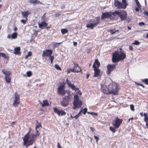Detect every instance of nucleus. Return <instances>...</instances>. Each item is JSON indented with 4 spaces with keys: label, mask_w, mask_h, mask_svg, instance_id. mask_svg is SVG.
Returning <instances> with one entry per match:
<instances>
[{
    "label": "nucleus",
    "mask_w": 148,
    "mask_h": 148,
    "mask_svg": "<svg viewBox=\"0 0 148 148\" xmlns=\"http://www.w3.org/2000/svg\"><path fill=\"white\" fill-rule=\"evenodd\" d=\"M57 147H58V148L61 147L60 145V143L58 142V143H57Z\"/></svg>",
    "instance_id": "57"
},
{
    "label": "nucleus",
    "mask_w": 148,
    "mask_h": 148,
    "mask_svg": "<svg viewBox=\"0 0 148 148\" xmlns=\"http://www.w3.org/2000/svg\"><path fill=\"white\" fill-rule=\"evenodd\" d=\"M92 67L94 68L95 71L93 77H97L99 76L101 72L100 70L95 66V64H93Z\"/></svg>",
    "instance_id": "9"
},
{
    "label": "nucleus",
    "mask_w": 148,
    "mask_h": 148,
    "mask_svg": "<svg viewBox=\"0 0 148 148\" xmlns=\"http://www.w3.org/2000/svg\"><path fill=\"white\" fill-rule=\"evenodd\" d=\"M49 58L51 61V63L52 64L53 60L54 59V57L53 56H51V55L49 56Z\"/></svg>",
    "instance_id": "44"
},
{
    "label": "nucleus",
    "mask_w": 148,
    "mask_h": 148,
    "mask_svg": "<svg viewBox=\"0 0 148 148\" xmlns=\"http://www.w3.org/2000/svg\"><path fill=\"white\" fill-rule=\"evenodd\" d=\"M140 44V42L137 40H135L134 42L132 43L133 45H139Z\"/></svg>",
    "instance_id": "36"
},
{
    "label": "nucleus",
    "mask_w": 148,
    "mask_h": 148,
    "mask_svg": "<svg viewBox=\"0 0 148 148\" xmlns=\"http://www.w3.org/2000/svg\"><path fill=\"white\" fill-rule=\"evenodd\" d=\"M94 64H95H95H96L97 66L99 67L100 66V62H99L98 59H96L95 60V62Z\"/></svg>",
    "instance_id": "30"
},
{
    "label": "nucleus",
    "mask_w": 148,
    "mask_h": 148,
    "mask_svg": "<svg viewBox=\"0 0 148 148\" xmlns=\"http://www.w3.org/2000/svg\"><path fill=\"white\" fill-rule=\"evenodd\" d=\"M135 10L136 12H138L139 11V8H135Z\"/></svg>",
    "instance_id": "63"
},
{
    "label": "nucleus",
    "mask_w": 148,
    "mask_h": 148,
    "mask_svg": "<svg viewBox=\"0 0 148 148\" xmlns=\"http://www.w3.org/2000/svg\"><path fill=\"white\" fill-rule=\"evenodd\" d=\"M31 130L30 129L29 130L28 132V133H27L24 136V137H22V138L26 139H30L31 138L30 135H29L30 133V132Z\"/></svg>",
    "instance_id": "20"
},
{
    "label": "nucleus",
    "mask_w": 148,
    "mask_h": 148,
    "mask_svg": "<svg viewBox=\"0 0 148 148\" xmlns=\"http://www.w3.org/2000/svg\"><path fill=\"white\" fill-rule=\"evenodd\" d=\"M87 109L86 108H85L84 109H82L81 110H80V111L79 112V113L77 114H78L79 116H80L82 114L81 113L83 112L84 114H85L86 112H87Z\"/></svg>",
    "instance_id": "22"
},
{
    "label": "nucleus",
    "mask_w": 148,
    "mask_h": 148,
    "mask_svg": "<svg viewBox=\"0 0 148 148\" xmlns=\"http://www.w3.org/2000/svg\"><path fill=\"white\" fill-rule=\"evenodd\" d=\"M129 49L131 50H133V47H132L131 46H129Z\"/></svg>",
    "instance_id": "60"
},
{
    "label": "nucleus",
    "mask_w": 148,
    "mask_h": 148,
    "mask_svg": "<svg viewBox=\"0 0 148 148\" xmlns=\"http://www.w3.org/2000/svg\"><path fill=\"white\" fill-rule=\"evenodd\" d=\"M108 31L109 32H110L111 34H113L114 33L116 32V31H115V29H110L108 30Z\"/></svg>",
    "instance_id": "38"
},
{
    "label": "nucleus",
    "mask_w": 148,
    "mask_h": 148,
    "mask_svg": "<svg viewBox=\"0 0 148 148\" xmlns=\"http://www.w3.org/2000/svg\"><path fill=\"white\" fill-rule=\"evenodd\" d=\"M1 56L5 59L7 58V56H6V55L3 53H0V57H1Z\"/></svg>",
    "instance_id": "34"
},
{
    "label": "nucleus",
    "mask_w": 148,
    "mask_h": 148,
    "mask_svg": "<svg viewBox=\"0 0 148 148\" xmlns=\"http://www.w3.org/2000/svg\"><path fill=\"white\" fill-rule=\"evenodd\" d=\"M74 100L73 104L74 107L73 108V109H75L77 108H78L81 106L82 104V102L79 100L78 96L75 95L74 96Z\"/></svg>",
    "instance_id": "5"
},
{
    "label": "nucleus",
    "mask_w": 148,
    "mask_h": 148,
    "mask_svg": "<svg viewBox=\"0 0 148 148\" xmlns=\"http://www.w3.org/2000/svg\"><path fill=\"white\" fill-rule=\"evenodd\" d=\"M147 115H147V114L146 113H144V115H143L145 117H147Z\"/></svg>",
    "instance_id": "64"
},
{
    "label": "nucleus",
    "mask_w": 148,
    "mask_h": 148,
    "mask_svg": "<svg viewBox=\"0 0 148 148\" xmlns=\"http://www.w3.org/2000/svg\"><path fill=\"white\" fill-rule=\"evenodd\" d=\"M125 58V54L124 53L117 51H115L113 54L112 61L113 62H115L123 60Z\"/></svg>",
    "instance_id": "1"
},
{
    "label": "nucleus",
    "mask_w": 148,
    "mask_h": 148,
    "mask_svg": "<svg viewBox=\"0 0 148 148\" xmlns=\"http://www.w3.org/2000/svg\"><path fill=\"white\" fill-rule=\"evenodd\" d=\"M90 128L92 132H93L95 131V129L94 128L90 127Z\"/></svg>",
    "instance_id": "53"
},
{
    "label": "nucleus",
    "mask_w": 148,
    "mask_h": 148,
    "mask_svg": "<svg viewBox=\"0 0 148 148\" xmlns=\"http://www.w3.org/2000/svg\"><path fill=\"white\" fill-rule=\"evenodd\" d=\"M111 16V14L110 13L106 12L103 13L101 18L102 19L109 18Z\"/></svg>",
    "instance_id": "14"
},
{
    "label": "nucleus",
    "mask_w": 148,
    "mask_h": 148,
    "mask_svg": "<svg viewBox=\"0 0 148 148\" xmlns=\"http://www.w3.org/2000/svg\"><path fill=\"white\" fill-rule=\"evenodd\" d=\"M60 110H59L57 108H53L54 112L57 114L59 116H60L61 114V112Z\"/></svg>",
    "instance_id": "26"
},
{
    "label": "nucleus",
    "mask_w": 148,
    "mask_h": 148,
    "mask_svg": "<svg viewBox=\"0 0 148 148\" xmlns=\"http://www.w3.org/2000/svg\"><path fill=\"white\" fill-rule=\"evenodd\" d=\"M122 3L123 4L118 0H115L114 5L118 8L125 9L126 8L127 5V3L126 2L125 0H122Z\"/></svg>",
    "instance_id": "4"
},
{
    "label": "nucleus",
    "mask_w": 148,
    "mask_h": 148,
    "mask_svg": "<svg viewBox=\"0 0 148 148\" xmlns=\"http://www.w3.org/2000/svg\"><path fill=\"white\" fill-rule=\"evenodd\" d=\"M71 69H69L67 70V73H70V71H71Z\"/></svg>",
    "instance_id": "62"
},
{
    "label": "nucleus",
    "mask_w": 148,
    "mask_h": 148,
    "mask_svg": "<svg viewBox=\"0 0 148 148\" xmlns=\"http://www.w3.org/2000/svg\"><path fill=\"white\" fill-rule=\"evenodd\" d=\"M130 108L131 110L132 111H134V106L132 104L130 105Z\"/></svg>",
    "instance_id": "48"
},
{
    "label": "nucleus",
    "mask_w": 148,
    "mask_h": 148,
    "mask_svg": "<svg viewBox=\"0 0 148 148\" xmlns=\"http://www.w3.org/2000/svg\"><path fill=\"white\" fill-rule=\"evenodd\" d=\"M69 86L73 90L76 91L78 90V88H76L75 87L73 84H72L71 83H68Z\"/></svg>",
    "instance_id": "24"
},
{
    "label": "nucleus",
    "mask_w": 148,
    "mask_h": 148,
    "mask_svg": "<svg viewBox=\"0 0 148 148\" xmlns=\"http://www.w3.org/2000/svg\"><path fill=\"white\" fill-rule=\"evenodd\" d=\"M58 92H65L64 86L63 84L61 85L58 88Z\"/></svg>",
    "instance_id": "16"
},
{
    "label": "nucleus",
    "mask_w": 148,
    "mask_h": 148,
    "mask_svg": "<svg viewBox=\"0 0 148 148\" xmlns=\"http://www.w3.org/2000/svg\"><path fill=\"white\" fill-rule=\"evenodd\" d=\"M100 18L97 17L94 20H91L88 22V23L86 25L87 27H89L92 29L100 23Z\"/></svg>",
    "instance_id": "2"
},
{
    "label": "nucleus",
    "mask_w": 148,
    "mask_h": 148,
    "mask_svg": "<svg viewBox=\"0 0 148 148\" xmlns=\"http://www.w3.org/2000/svg\"><path fill=\"white\" fill-rule=\"evenodd\" d=\"M23 16L24 17H25L26 18H27V17L28 15V11L22 12H21Z\"/></svg>",
    "instance_id": "25"
},
{
    "label": "nucleus",
    "mask_w": 148,
    "mask_h": 148,
    "mask_svg": "<svg viewBox=\"0 0 148 148\" xmlns=\"http://www.w3.org/2000/svg\"><path fill=\"white\" fill-rule=\"evenodd\" d=\"M144 14L148 16V12H147L146 11H145Z\"/></svg>",
    "instance_id": "61"
},
{
    "label": "nucleus",
    "mask_w": 148,
    "mask_h": 148,
    "mask_svg": "<svg viewBox=\"0 0 148 148\" xmlns=\"http://www.w3.org/2000/svg\"><path fill=\"white\" fill-rule=\"evenodd\" d=\"M36 123H37V124H36L35 129L36 128L38 129L40 127H41V124L40 123H39L38 121H36Z\"/></svg>",
    "instance_id": "31"
},
{
    "label": "nucleus",
    "mask_w": 148,
    "mask_h": 148,
    "mask_svg": "<svg viewBox=\"0 0 148 148\" xmlns=\"http://www.w3.org/2000/svg\"><path fill=\"white\" fill-rule=\"evenodd\" d=\"M43 103L40 102V104H41L42 107H44L46 106H48L49 105V103L48 101L47 100H44L43 101Z\"/></svg>",
    "instance_id": "21"
},
{
    "label": "nucleus",
    "mask_w": 148,
    "mask_h": 148,
    "mask_svg": "<svg viewBox=\"0 0 148 148\" xmlns=\"http://www.w3.org/2000/svg\"><path fill=\"white\" fill-rule=\"evenodd\" d=\"M20 48L19 47L15 48L14 49V53L15 54L20 55L21 54V52L20 51Z\"/></svg>",
    "instance_id": "19"
},
{
    "label": "nucleus",
    "mask_w": 148,
    "mask_h": 148,
    "mask_svg": "<svg viewBox=\"0 0 148 148\" xmlns=\"http://www.w3.org/2000/svg\"><path fill=\"white\" fill-rule=\"evenodd\" d=\"M61 112V114L60 115L61 116H62L63 115H64L66 114V113L64 111L62 110H60Z\"/></svg>",
    "instance_id": "47"
},
{
    "label": "nucleus",
    "mask_w": 148,
    "mask_h": 148,
    "mask_svg": "<svg viewBox=\"0 0 148 148\" xmlns=\"http://www.w3.org/2000/svg\"><path fill=\"white\" fill-rule=\"evenodd\" d=\"M5 79L7 83H10L11 81V78L10 76H5Z\"/></svg>",
    "instance_id": "27"
},
{
    "label": "nucleus",
    "mask_w": 148,
    "mask_h": 148,
    "mask_svg": "<svg viewBox=\"0 0 148 148\" xmlns=\"http://www.w3.org/2000/svg\"><path fill=\"white\" fill-rule=\"evenodd\" d=\"M61 32L63 34H64L67 32L68 31L67 29H62Z\"/></svg>",
    "instance_id": "33"
},
{
    "label": "nucleus",
    "mask_w": 148,
    "mask_h": 148,
    "mask_svg": "<svg viewBox=\"0 0 148 148\" xmlns=\"http://www.w3.org/2000/svg\"><path fill=\"white\" fill-rule=\"evenodd\" d=\"M73 44L74 46H76L77 44V43L75 42H73Z\"/></svg>",
    "instance_id": "59"
},
{
    "label": "nucleus",
    "mask_w": 148,
    "mask_h": 148,
    "mask_svg": "<svg viewBox=\"0 0 148 148\" xmlns=\"http://www.w3.org/2000/svg\"><path fill=\"white\" fill-rule=\"evenodd\" d=\"M73 95V93L71 94H70V93H68V95L64 97L63 98V100L61 101V105L64 107H66L69 104V101L70 99L72 98Z\"/></svg>",
    "instance_id": "3"
},
{
    "label": "nucleus",
    "mask_w": 148,
    "mask_h": 148,
    "mask_svg": "<svg viewBox=\"0 0 148 148\" xmlns=\"http://www.w3.org/2000/svg\"><path fill=\"white\" fill-rule=\"evenodd\" d=\"M112 92H116L118 91L119 88L118 86L116 84H114L112 85ZM109 92H111L110 91Z\"/></svg>",
    "instance_id": "15"
},
{
    "label": "nucleus",
    "mask_w": 148,
    "mask_h": 148,
    "mask_svg": "<svg viewBox=\"0 0 148 148\" xmlns=\"http://www.w3.org/2000/svg\"><path fill=\"white\" fill-rule=\"evenodd\" d=\"M26 74L27 76L30 77L32 75V73L31 71H28L27 72Z\"/></svg>",
    "instance_id": "40"
},
{
    "label": "nucleus",
    "mask_w": 148,
    "mask_h": 148,
    "mask_svg": "<svg viewBox=\"0 0 148 148\" xmlns=\"http://www.w3.org/2000/svg\"><path fill=\"white\" fill-rule=\"evenodd\" d=\"M139 25H145V23L143 22H141L139 23Z\"/></svg>",
    "instance_id": "56"
},
{
    "label": "nucleus",
    "mask_w": 148,
    "mask_h": 148,
    "mask_svg": "<svg viewBox=\"0 0 148 148\" xmlns=\"http://www.w3.org/2000/svg\"><path fill=\"white\" fill-rule=\"evenodd\" d=\"M23 141V144L26 145L27 148L29 146L32 145L34 143L33 141L30 139L22 138Z\"/></svg>",
    "instance_id": "8"
},
{
    "label": "nucleus",
    "mask_w": 148,
    "mask_h": 148,
    "mask_svg": "<svg viewBox=\"0 0 148 148\" xmlns=\"http://www.w3.org/2000/svg\"><path fill=\"white\" fill-rule=\"evenodd\" d=\"M62 42L58 43V42H55L54 43V46L56 45V44H61Z\"/></svg>",
    "instance_id": "58"
},
{
    "label": "nucleus",
    "mask_w": 148,
    "mask_h": 148,
    "mask_svg": "<svg viewBox=\"0 0 148 148\" xmlns=\"http://www.w3.org/2000/svg\"><path fill=\"white\" fill-rule=\"evenodd\" d=\"M2 71L5 75V76H10L11 73L10 71H8L5 69H2Z\"/></svg>",
    "instance_id": "17"
},
{
    "label": "nucleus",
    "mask_w": 148,
    "mask_h": 148,
    "mask_svg": "<svg viewBox=\"0 0 148 148\" xmlns=\"http://www.w3.org/2000/svg\"><path fill=\"white\" fill-rule=\"evenodd\" d=\"M122 121V119H120L117 117L112 121V124L116 128H117L119 127Z\"/></svg>",
    "instance_id": "7"
},
{
    "label": "nucleus",
    "mask_w": 148,
    "mask_h": 148,
    "mask_svg": "<svg viewBox=\"0 0 148 148\" xmlns=\"http://www.w3.org/2000/svg\"><path fill=\"white\" fill-rule=\"evenodd\" d=\"M55 68L57 69L58 70H61V68L58 64H56L55 66Z\"/></svg>",
    "instance_id": "39"
},
{
    "label": "nucleus",
    "mask_w": 148,
    "mask_h": 148,
    "mask_svg": "<svg viewBox=\"0 0 148 148\" xmlns=\"http://www.w3.org/2000/svg\"><path fill=\"white\" fill-rule=\"evenodd\" d=\"M39 27L42 28V27H45L47 25V23L45 22H42L40 23H38Z\"/></svg>",
    "instance_id": "23"
},
{
    "label": "nucleus",
    "mask_w": 148,
    "mask_h": 148,
    "mask_svg": "<svg viewBox=\"0 0 148 148\" xmlns=\"http://www.w3.org/2000/svg\"><path fill=\"white\" fill-rule=\"evenodd\" d=\"M52 52V50L46 49L45 51H43L42 56L43 57L49 56L51 55Z\"/></svg>",
    "instance_id": "12"
},
{
    "label": "nucleus",
    "mask_w": 148,
    "mask_h": 148,
    "mask_svg": "<svg viewBox=\"0 0 148 148\" xmlns=\"http://www.w3.org/2000/svg\"><path fill=\"white\" fill-rule=\"evenodd\" d=\"M144 121L146 122V125L147 123L148 122V115L147 116V117H145Z\"/></svg>",
    "instance_id": "45"
},
{
    "label": "nucleus",
    "mask_w": 148,
    "mask_h": 148,
    "mask_svg": "<svg viewBox=\"0 0 148 148\" xmlns=\"http://www.w3.org/2000/svg\"><path fill=\"white\" fill-rule=\"evenodd\" d=\"M79 115L77 114L75 116H74V118L76 119H77L79 117Z\"/></svg>",
    "instance_id": "52"
},
{
    "label": "nucleus",
    "mask_w": 148,
    "mask_h": 148,
    "mask_svg": "<svg viewBox=\"0 0 148 148\" xmlns=\"http://www.w3.org/2000/svg\"><path fill=\"white\" fill-rule=\"evenodd\" d=\"M142 81L145 82L146 84H148V79H143Z\"/></svg>",
    "instance_id": "43"
},
{
    "label": "nucleus",
    "mask_w": 148,
    "mask_h": 148,
    "mask_svg": "<svg viewBox=\"0 0 148 148\" xmlns=\"http://www.w3.org/2000/svg\"><path fill=\"white\" fill-rule=\"evenodd\" d=\"M135 1L138 7L139 8H140L141 6V5L139 3L138 1V0H135Z\"/></svg>",
    "instance_id": "41"
},
{
    "label": "nucleus",
    "mask_w": 148,
    "mask_h": 148,
    "mask_svg": "<svg viewBox=\"0 0 148 148\" xmlns=\"http://www.w3.org/2000/svg\"><path fill=\"white\" fill-rule=\"evenodd\" d=\"M13 99V106L14 107H17L20 103L19 95L18 93H15Z\"/></svg>",
    "instance_id": "6"
},
{
    "label": "nucleus",
    "mask_w": 148,
    "mask_h": 148,
    "mask_svg": "<svg viewBox=\"0 0 148 148\" xmlns=\"http://www.w3.org/2000/svg\"><path fill=\"white\" fill-rule=\"evenodd\" d=\"M105 85H103L102 84L101 85V89H102V90H103L102 91V92L103 93H104V92H106V90H105L104 89V88H105Z\"/></svg>",
    "instance_id": "46"
},
{
    "label": "nucleus",
    "mask_w": 148,
    "mask_h": 148,
    "mask_svg": "<svg viewBox=\"0 0 148 148\" xmlns=\"http://www.w3.org/2000/svg\"><path fill=\"white\" fill-rule=\"evenodd\" d=\"M74 64L75 66L73 69H71V71L74 73H79L81 72V68L78 66V65L75 64Z\"/></svg>",
    "instance_id": "10"
},
{
    "label": "nucleus",
    "mask_w": 148,
    "mask_h": 148,
    "mask_svg": "<svg viewBox=\"0 0 148 148\" xmlns=\"http://www.w3.org/2000/svg\"><path fill=\"white\" fill-rule=\"evenodd\" d=\"M111 16L113 15L114 16H116L119 15L120 13L117 11H115V12L111 13Z\"/></svg>",
    "instance_id": "28"
},
{
    "label": "nucleus",
    "mask_w": 148,
    "mask_h": 148,
    "mask_svg": "<svg viewBox=\"0 0 148 148\" xmlns=\"http://www.w3.org/2000/svg\"><path fill=\"white\" fill-rule=\"evenodd\" d=\"M36 131V134L38 135H40V133L39 132V129H35Z\"/></svg>",
    "instance_id": "50"
},
{
    "label": "nucleus",
    "mask_w": 148,
    "mask_h": 148,
    "mask_svg": "<svg viewBox=\"0 0 148 148\" xmlns=\"http://www.w3.org/2000/svg\"><path fill=\"white\" fill-rule=\"evenodd\" d=\"M32 55V53H31V52H30V51H29L28 52V54L27 55L25 56V59H27L28 58L29 56H31Z\"/></svg>",
    "instance_id": "37"
},
{
    "label": "nucleus",
    "mask_w": 148,
    "mask_h": 148,
    "mask_svg": "<svg viewBox=\"0 0 148 148\" xmlns=\"http://www.w3.org/2000/svg\"><path fill=\"white\" fill-rule=\"evenodd\" d=\"M15 122H14H14H12L11 123V126L12 127H13L14 125L15 124Z\"/></svg>",
    "instance_id": "55"
},
{
    "label": "nucleus",
    "mask_w": 148,
    "mask_h": 148,
    "mask_svg": "<svg viewBox=\"0 0 148 148\" xmlns=\"http://www.w3.org/2000/svg\"><path fill=\"white\" fill-rule=\"evenodd\" d=\"M17 34L16 32L13 33L11 35V38L12 39H14L17 38Z\"/></svg>",
    "instance_id": "29"
},
{
    "label": "nucleus",
    "mask_w": 148,
    "mask_h": 148,
    "mask_svg": "<svg viewBox=\"0 0 148 148\" xmlns=\"http://www.w3.org/2000/svg\"><path fill=\"white\" fill-rule=\"evenodd\" d=\"M39 135H38L37 134H30L31 138L30 139L31 141H33L34 143L35 140V138H36L38 137Z\"/></svg>",
    "instance_id": "18"
},
{
    "label": "nucleus",
    "mask_w": 148,
    "mask_h": 148,
    "mask_svg": "<svg viewBox=\"0 0 148 148\" xmlns=\"http://www.w3.org/2000/svg\"><path fill=\"white\" fill-rule=\"evenodd\" d=\"M119 16L121 20H123L125 19L126 18V13L125 11H123L120 13Z\"/></svg>",
    "instance_id": "13"
},
{
    "label": "nucleus",
    "mask_w": 148,
    "mask_h": 148,
    "mask_svg": "<svg viewBox=\"0 0 148 148\" xmlns=\"http://www.w3.org/2000/svg\"><path fill=\"white\" fill-rule=\"evenodd\" d=\"M107 68L108 70V71L107 72V74H109L111 71L115 69L116 66L115 64H108L107 66Z\"/></svg>",
    "instance_id": "11"
},
{
    "label": "nucleus",
    "mask_w": 148,
    "mask_h": 148,
    "mask_svg": "<svg viewBox=\"0 0 148 148\" xmlns=\"http://www.w3.org/2000/svg\"><path fill=\"white\" fill-rule=\"evenodd\" d=\"M94 137L95 139H96V142H97L98 141V140H99V137H97V136H95V135H94Z\"/></svg>",
    "instance_id": "51"
},
{
    "label": "nucleus",
    "mask_w": 148,
    "mask_h": 148,
    "mask_svg": "<svg viewBox=\"0 0 148 148\" xmlns=\"http://www.w3.org/2000/svg\"><path fill=\"white\" fill-rule=\"evenodd\" d=\"M29 1L30 3L34 4L38 3V2H39V1H37V0H29Z\"/></svg>",
    "instance_id": "35"
},
{
    "label": "nucleus",
    "mask_w": 148,
    "mask_h": 148,
    "mask_svg": "<svg viewBox=\"0 0 148 148\" xmlns=\"http://www.w3.org/2000/svg\"><path fill=\"white\" fill-rule=\"evenodd\" d=\"M27 20V18H26L25 20L22 19L21 20V22L23 24H24L25 23Z\"/></svg>",
    "instance_id": "49"
},
{
    "label": "nucleus",
    "mask_w": 148,
    "mask_h": 148,
    "mask_svg": "<svg viewBox=\"0 0 148 148\" xmlns=\"http://www.w3.org/2000/svg\"><path fill=\"white\" fill-rule=\"evenodd\" d=\"M110 130L113 133H115V129H114V128L112 127H110Z\"/></svg>",
    "instance_id": "42"
},
{
    "label": "nucleus",
    "mask_w": 148,
    "mask_h": 148,
    "mask_svg": "<svg viewBox=\"0 0 148 148\" xmlns=\"http://www.w3.org/2000/svg\"><path fill=\"white\" fill-rule=\"evenodd\" d=\"M87 113L88 114H90L92 115L93 116H97V114L96 113H95L94 112H87Z\"/></svg>",
    "instance_id": "32"
},
{
    "label": "nucleus",
    "mask_w": 148,
    "mask_h": 148,
    "mask_svg": "<svg viewBox=\"0 0 148 148\" xmlns=\"http://www.w3.org/2000/svg\"><path fill=\"white\" fill-rule=\"evenodd\" d=\"M7 38L8 39H10L11 38V35L9 34L7 36Z\"/></svg>",
    "instance_id": "54"
}]
</instances>
